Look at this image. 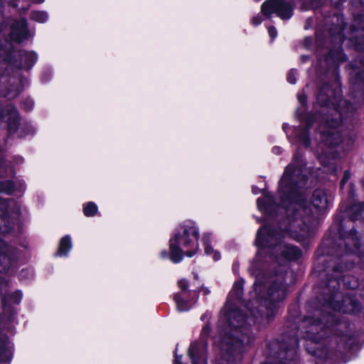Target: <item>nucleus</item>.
<instances>
[{"label":"nucleus","mask_w":364,"mask_h":364,"mask_svg":"<svg viewBox=\"0 0 364 364\" xmlns=\"http://www.w3.org/2000/svg\"><path fill=\"white\" fill-rule=\"evenodd\" d=\"M345 31V27H341L340 28H338V31H337V28H332L331 29V33H332L333 36H338L336 38L339 40V42H342L344 38H348V36H346L345 34L343 33Z\"/></svg>","instance_id":"7c9ffc66"},{"label":"nucleus","mask_w":364,"mask_h":364,"mask_svg":"<svg viewBox=\"0 0 364 364\" xmlns=\"http://www.w3.org/2000/svg\"><path fill=\"white\" fill-rule=\"evenodd\" d=\"M318 329H321V330L322 329V327L321 326V325L318 323H313L311 326L310 331L309 332V334L307 335V338L310 340L314 341L316 343L319 342V341L321 338H323V333H322L321 335L319 334L318 336L316 335L314 331H318ZM321 333H323V331Z\"/></svg>","instance_id":"aec40b11"},{"label":"nucleus","mask_w":364,"mask_h":364,"mask_svg":"<svg viewBox=\"0 0 364 364\" xmlns=\"http://www.w3.org/2000/svg\"><path fill=\"white\" fill-rule=\"evenodd\" d=\"M300 171L292 164L287 166L279 186L285 214V218L280 224L281 228L299 240L309 235L307 223H311L317 218L315 215L324 213L331 204V199L324 191L316 190L311 200L315 213H312V217L308 215L309 211L304 206V201L297 191V178Z\"/></svg>","instance_id":"f257e3e1"},{"label":"nucleus","mask_w":364,"mask_h":364,"mask_svg":"<svg viewBox=\"0 0 364 364\" xmlns=\"http://www.w3.org/2000/svg\"><path fill=\"white\" fill-rule=\"evenodd\" d=\"M14 261L13 250L0 240V272L8 271Z\"/></svg>","instance_id":"0eeeda50"},{"label":"nucleus","mask_w":364,"mask_h":364,"mask_svg":"<svg viewBox=\"0 0 364 364\" xmlns=\"http://www.w3.org/2000/svg\"><path fill=\"white\" fill-rule=\"evenodd\" d=\"M178 287L182 291H186L188 288V282L186 279H181L178 281Z\"/></svg>","instance_id":"f704fd0d"},{"label":"nucleus","mask_w":364,"mask_h":364,"mask_svg":"<svg viewBox=\"0 0 364 364\" xmlns=\"http://www.w3.org/2000/svg\"><path fill=\"white\" fill-rule=\"evenodd\" d=\"M296 134L299 141H301L304 146H308L309 144V141L306 130L301 131L300 129H298L296 130Z\"/></svg>","instance_id":"c756f323"},{"label":"nucleus","mask_w":364,"mask_h":364,"mask_svg":"<svg viewBox=\"0 0 364 364\" xmlns=\"http://www.w3.org/2000/svg\"><path fill=\"white\" fill-rule=\"evenodd\" d=\"M198 230L192 225L181 227L169 240L170 259L174 263L181 262L183 255L193 257L198 249Z\"/></svg>","instance_id":"20e7f679"},{"label":"nucleus","mask_w":364,"mask_h":364,"mask_svg":"<svg viewBox=\"0 0 364 364\" xmlns=\"http://www.w3.org/2000/svg\"><path fill=\"white\" fill-rule=\"evenodd\" d=\"M14 189V183L10 181L0 183V192L10 194L13 192Z\"/></svg>","instance_id":"c85d7f7f"},{"label":"nucleus","mask_w":364,"mask_h":364,"mask_svg":"<svg viewBox=\"0 0 364 364\" xmlns=\"http://www.w3.org/2000/svg\"><path fill=\"white\" fill-rule=\"evenodd\" d=\"M19 55L21 65L25 68H31L37 60V55L33 52L21 51Z\"/></svg>","instance_id":"2eb2a0df"},{"label":"nucleus","mask_w":364,"mask_h":364,"mask_svg":"<svg viewBox=\"0 0 364 364\" xmlns=\"http://www.w3.org/2000/svg\"><path fill=\"white\" fill-rule=\"evenodd\" d=\"M20 208L14 201L3 200L0 198V232L6 233L9 232L11 227L9 218H16L19 215Z\"/></svg>","instance_id":"423d86ee"},{"label":"nucleus","mask_w":364,"mask_h":364,"mask_svg":"<svg viewBox=\"0 0 364 364\" xmlns=\"http://www.w3.org/2000/svg\"><path fill=\"white\" fill-rule=\"evenodd\" d=\"M18 3L16 4H14V6L18 7L19 6V0H18Z\"/></svg>","instance_id":"3c124183"},{"label":"nucleus","mask_w":364,"mask_h":364,"mask_svg":"<svg viewBox=\"0 0 364 364\" xmlns=\"http://www.w3.org/2000/svg\"><path fill=\"white\" fill-rule=\"evenodd\" d=\"M350 212L353 213V219L358 220L362 218L364 220V205L355 204L350 208Z\"/></svg>","instance_id":"5701e85b"},{"label":"nucleus","mask_w":364,"mask_h":364,"mask_svg":"<svg viewBox=\"0 0 364 364\" xmlns=\"http://www.w3.org/2000/svg\"><path fill=\"white\" fill-rule=\"evenodd\" d=\"M254 285H255V290L256 291V294H257L259 291H260V289L262 288V284H260L258 282H255Z\"/></svg>","instance_id":"a19ab883"},{"label":"nucleus","mask_w":364,"mask_h":364,"mask_svg":"<svg viewBox=\"0 0 364 364\" xmlns=\"http://www.w3.org/2000/svg\"><path fill=\"white\" fill-rule=\"evenodd\" d=\"M286 295V287L282 284V278L279 277L277 282L268 289V296L269 300L272 301H279L284 299Z\"/></svg>","instance_id":"9d476101"},{"label":"nucleus","mask_w":364,"mask_h":364,"mask_svg":"<svg viewBox=\"0 0 364 364\" xmlns=\"http://www.w3.org/2000/svg\"><path fill=\"white\" fill-rule=\"evenodd\" d=\"M261 11L266 16L277 14L283 20L293 15V6L284 0H267L262 4Z\"/></svg>","instance_id":"39448f33"},{"label":"nucleus","mask_w":364,"mask_h":364,"mask_svg":"<svg viewBox=\"0 0 364 364\" xmlns=\"http://www.w3.org/2000/svg\"><path fill=\"white\" fill-rule=\"evenodd\" d=\"M352 37L350 38L357 46H361L364 44V28H359L358 30H351Z\"/></svg>","instance_id":"412c9836"},{"label":"nucleus","mask_w":364,"mask_h":364,"mask_svg":"<svg viewBox=\"0 0 364 364\" xmlns=\"http://www.w3.org/2000/svg\"><path fill=\"white\" fill-rule=\"evenodd\" d=\"M331 59L334 63H338V62L345 61L346 58L341 50H337L336 53L333 51H331L326 58V61H329Z\"/></svg>","instance_id":"a878e982"},{"label":"nucleus","mask_w":364,"mask_h":364,"mask_svg":"<svg viewBox=\"0 0 364 364\" xmlns=\"http://www.w3.org/2000/svg\"><path fill=\"white\" fill-rule=\"evenodd\" d=\"M208 331V327H205L203 329V332H205V331Z\"/></svg>","instance_id":"8fccbe9b"},{"label":"nucleus","mask_w":364,"mask_h":364,"mask_svg":"<svg viewBox=\"0 0 364 364\" xmlns=\"http://www.w3.org/2000/svg\"><path fill=\"white\" fill-rule=\"evenodd\" d=\"M345 284L350 288V289H354L357 286H358V282L356 279H353V284H348L346 281H345Z\"/></svg>","instance_id":"ea45409f"},{"label":"nucleus","mask_w":364,"mask_h":364,"mask_svg":"<svg viewBox=\"0 0 364 364\" xmlns=\"http://www.w3.org/2000/svg\"><path fill=\"white\" fill-rule=\"evenodd\" d=\"M333 270H334V272H338L339 271L338 267H335L333 269Z\"/></svg>","instance_id":"603ef678"},{"label":"nucleus","mask_w":364,"mask_h":364,"mask_svg":"<svg viewBox=\"0 0 364 364\" xmlns=\"http://www.w3.org/2000/svg\"><path fill=\"white\" fill-rule=\"evenodd\" d=\"M321 139L328 146H336L342 141L341 134L333 130L327 132L322 131Z\"/></svg>","instance_id":"4468645a"},{"label":"nucleus","mask_w":364,"mask_h":364,"mask_svg":"<svg viewBox=\"0 0 364 364\" xmlns=\"http://www.w3.org/2000/svg\"><path fill=\"white\" fill-rule=\"evenodd\" d=\"M13 346L7 338L0 340V360L10 362L12 357Z\"/></svg>","instance_id":"f8f14e48"},{"label":"nucleus","mask_w":364,"mask_h":364,"mask_svg":"<svg viewBox=\"0 0 364 364\" xmlns=\"http://www.w3.org/2000/svg\"><path fill=\"white\" fill-rule=\"evenodd\" d=\"M31 18L37 22L43 23L47 21L48 15L44 11H33Z\"/></svg>","instance_id":"cd10ccee"},{"label":"nucleus","mask_w":364,"mask_h":364,"mask_svg":"<svg viewBox=\"0 0 364 364\" xmlns=\"http://www.w3.org/2000/svg\"><path fill=\"white\" fill-rule=\"evenodd\" d=\"M268 33L272 40H274L277 36V31L274 26L268 28Z\"/></svg>","instance_id":"72a5a7b5"},{"label":"nucleus","mask_w":364,"mask_h":364,"mask_svg":"<svg viewBox=\"0 0 364 364\" xmlns=\"http://www.w3.org/2000/svg\"><path fill=\"white\" fill-rule=\"evenodd\" d=\"M350 178V173L348 171H346L343 174V179L341 182V186H343L348 181Z\"/></svg>","instance_id":"4c0bfd02"},{"label":"nucleus","mask_w":364,"mask_h":364,"mask_svg":"<svg viewBox=\"0 0 364 364\" xmlns=\"http://www.w3.org/2000/svg\"><path fill=\"white\" fill-rule=\"evenodd\" d=\"M298 101L301 104L304 105L306 102V97L303 92H300L297 95Z\"/></svg>","instance_id":"e433bc0d"},{"label":"nucleus","mask_w":364,"mask_h":364,"mask_svg":"<svg viewBox=\"0 0 364 364\" xmlns=\"http://www.w3.org/2000/svg\"><path fill=\"white\" fill-rule=\"evenodd\" d=\"M296 71L294 70H291L289 72L287 75V80L291 84H295L296 83Z\"/></svg>","instance_id":"473e14b6"},{"label":"nucleus","mask_w":364,"mask_h":364,"mask_svg":"<svg viewBox=\"0 0 364 364\" xmlns=\"http://www.w3.org/2000/svg\"><path fill=\"white\" fill-rule=\"evenodd\" d=\"M340 123H341L340 119H339V120L336 119V121H334V120H329V119H328V120H327V122H326L327 126H328L329 128L336 127V126H338Z\"/></svg>","instance_id":"c9c22d12"},{"label":"nucleus","mask_w":364,"mask_h":364,"mask_svg":"<svg viewBox=\"0 0 364 364\" xmlns=\"http://www.w3.org/2000/svg\"><path fill=\"white\" fill-rule=\"evenodd\" d=\"M334 98H336V93L332 89H330L327 85L321 87L318 95V100L322 105L333 104Z\"/></svg>","instance_id":"ddd939ff"},{"label":"nucleus","mask_w":364,"mask_h":364,"mask_svg":"<svg viewBox=\"0 0 364 364\" xmlns=\"http://www.w3.org/2000/svg\"><path fill=\"white\" fill-rule=\"evenodd\" d=\"M273 151L276 154L280 152V149L279 148H274L273 149Z\"/></svg>","instance_id":"de8ad7c7"},{"label":"nucleus","mask_w":364,"mask_h":364,"mask_svg":"<svg viewBox=\"0 0 364 364\" xmlns=\"http://www.w3.org/2000/svg\"><path fill=\"white\" fill-rule=\"evenodd\" d=\"M97 206L92 202H89L83 207V213L87 217H91L96 214Z\"/></svg>","instance_id":"393cba45"},{"label":"nucleus","mask_w":364,"mask_h":364,"mask_svg":"<svg viewBox=\"0 0 364 364\" xmlns=\"http://www.w3.org/2000/svg\"><path fill=\"white\" fill-rule=\"evenodd\" d=\"M282 233L275 232L268 227H263L257 232L255 244L258 247L257 256L262 257L264 254H281V257L274 256L277 260L284 258L289 260H296L301 257V251L296 247L288 245L281 241Z\"/></svg>","instance_id":"7ed1b4c3"},{"label":"nucleus","mask_w":364,"mask_h":364,"mask_svg":"<svg viewBox=\"0 0 364 364\" xmlns=\"http://www.w3.org/2000/svg\"><path fill=\"white\" fill-rule=\"evenodd\" d=\"M262 18L260 16H255L252 19V23L254 25H259L262 23Z\"/></svg>","instance_id":"58836bf2"},{"label":"nucleus","mask_w":364,"mask_h":364,"mask_svg":"<svg viewBox=\"0 0 364 364\" xmlns=\"http://www.w3.org/2000/svg\"><path fill=\"white\" fill-rule=\"evenodd\" d=\"M346 303H349L350 304V307L345 308L344 309H341L343 312L349 313V314H355L359 311L360 306L359 304L355 301H352L350 299L345 300Z\"/></svg>","instance_id":"bb28decb"},{"label":"nucleus","mask_w":364,"mask_h":364,"mask_svg":"<svg viewBox=\"0 0 364 364\" xmlns=\"http://www.w3.org/2000/svg\"><path fill=\"white\" fill-rule=\"evenodd\" d=\"M242 292V283L241 282H235L231 291L236 298H240Z\"/></svg>","instance_id":"2f4dec72"},{"label":"nucleus","mask_w":364,"mask_h":364,"mask_svg":"<svg viewBox=\"0 0 364 364\" xmlns=\"http://www.w3.org/2000/svg\"><path fill=\"white\" fill-rule=\"evenodd\" d=\"M339 108L338 110L335 111V114L342 118H347L355 109L353 105L348 104L346 101H341Z\"/></svg>","instance_id":"dca6fc26"},{"label":"nucleus","mask_w":364,"mask_h":364,"mask_svg":"<svg viewBox=\"0 0 364 364\" xmlns=\"http://www.w3.org/2000/svg\"><path fill=\"white\" fill-rule=\"evenodd\" d=\"M173 364H182L181 356H178L177 355H176Z\"/></svg>","instance_id":"c03bdc74"},{"label":"nucleus","mask_w":364,"mask_h":364,"mask_svg":"<svg viewBox=\"0 0 364 364\" xmlns=\"http://www.w3.org/2000/svg\"><path fill=\"white\" fill-rule=\"evenodd\" d=\"M1 53H2V52H0V57L1 56Z\"/></svg>","instance_id":"5fc2aeb1"},{"label":"nucleus","mask_w":364,"mask_h":364,"mask_svg":"<svg viewBox=\"0 0 364 364\" xmlns=\"http://www.w3.org/2000/svg\"><path fill=\"white\" fill-rule=\"evenodd\" d=\"M330 282L335 283V284H333V285H332V287H333V289L337 288V287L339 285V284H338V281L337 279H336V280H335V281H331H331H330Z\"/></svg>","instance_id":"a18cd8bd"},{"label":"nucleus","mask_w":364,"mask_h":364,"mask_svg":"<svg viewBox=\"0 0 364 364\" xmlns=\"http://www.w3.org/2000/svg\"><path fill=\"white\" fill-rule=\"evenodd\" d=\"M231 335L225 338L226 353L219 360V364H240L241 350L250 342V331L245 316L239 309L232 310L225 316Z\"/></svg>","instance_id":"f03ea898"},{"label":"nucleus","mask_w":364,"mask_h":364,"mask_svg":"<svg viewBox=\"0 0 364 364\" xmlns=\"http://www.w3.org/2000/svg\"><path fill=\"white\" fill-rule=\"evenodd\" d=\"M305 182H306V178H305L304 177H303V176H302V177L300 178V181H299V183H300V184H301V185H303V184H304V183H305Z\"/></svg>","instance_id":"49530a36"},{"label":"nucleus","mask_w":364,"mask_h":364,"mask_svg":"<svg viewBox=\"0 0 364 364\" xmlns=\"http://www.w3.org/2000/svg\"><path fill=\"white\" fill-rule=\"evenodd\" d=\"M174 300L176 301L177 309L180 311H187L191 307V304L183 300L181 294H176L174 296Z\"/></svg>","instance_id":"b1692460"},{"label":"nucleus","mask_w":364,"mask_h":364,"mask_svg":"<svg viewBox=\"0 0 364 364\" xmlns=\"http://www.w3.org/2000/svg\"><path fill=\"white\" fill-rule=\"evenodd\" d=\"M71 247L72 243L70 237L66 235L63 237L60 242L57 255L59 256L67 255L68 252L70 250Z\"/></svg>","instance_id":"6ab92c4d"},{"label":"nucleus","mask_w":364,"mask_h":364,"mask_svg":"<svg viewBox=\"0 0 364 364\" xmlns=\"http://www.w3.org/2000/svg\"><path fill=\"white\" fill-rule=\"evenodd\" d=\"M0 52H3V48L0 46Z\"/></svg>","instance_id":"864d4df0"},{"label":"nucleus","mask_w":364,"mask_h":364,"mask_svg":"<svg viewBox=\"0 0 364 364\" xmlns=\"http://www.w3.org/2000/svg\"><path fill=\"white\" fill-rule=\"evenodd\" d=\"M22 299V293L19 291H16L11 294L8 296L4 295L2 297V303L4 311L6 310L7 305L10 304V303H14L18 304L20 303Z\"/></svg>","instance_id":"f3484780"},{"label":"nucleus","mask_w":364,"mask_h":364,"mask_svg":"<svg viewBox=\"0 0 364 364\" xmlns=\"http://www.w3.org/2000/svg\"><path fill=\"white\" fill-rule=\"evenodd\" d=\"M257 208L261 212L272 215L278 207L275 205L272 196L270 194H265L262 199H257Z\"/></svg>","instance_id":"9b49d317"},{"label":"nucleus","mask_w":364,"mask_h":364,"mask_svg":"<svg viewBox=\"0 0 364 364\" xmlns=\"http://www.w3.org/2000/svg\"><path fill=\"white\" fill-rule=\"evenodd\" d=\"M336 20L338 22L341 23L340 25H339V28L341 27H345V25H344V23H343V18L341 16V17H338L337 16L336 17Z\"/></svg>","instance_id":"37998d69"},{"label":"nucleus","mask_w":364,"mask_h":364,"mask_svg":"<svg viewBox=\"0 0 364 364\" xmlns=\"http://www.w3.org/2000/svg\"><path fill=\"white\" fill-rule=\"evenodd\" d=\"M28 36V30L26 26V21L21 19L16 21L11 26L10 37L11 40L21 42L26 39Z\"/></svg>","instance_id":"6e6552de"},{"label":"nucleus","mask_w":364,"mask_h":364,"mask_svg":"<svg viewBox=\"0 0 364 364\" xmlns=\"http://www.w3.org/2000/svg\"><path fill=\"white\" fill-rule=\"evenodd\" d=\"M205 253L208 256H211L214 261H218L220 259V253L218 251L214 250L213 247L210 245V235H205L203 237Z\"/></svg>","instance_id":"a211bd4d"},{"label":"nucleus","mask_w":364,"mask_h":364,"mask_svg":"<svg viewBox=\"0 0 364 364\" xmlns=\"http://www.w3.org/2000/svg\"><path fill=\"white\" fill-rule=\"evenodd\" d=\"M7 112L10 115L7 121L11 129L16 127V124L18 121V113L17 110L13 106H9L7 107Z\"/></svg>","instance_id":"4be33fe9"},{"label":"nucleus","mask_w":364,"mask_h":364,"mask_svg":"<svg viewBox=\"0 0 364 364\" xmlns=\"http://www.w3.org/2000/svg\"><path fill=\"white\" fill-rule=\"evenodd\" d=\"M27 105L25 103L24 106L26 109H31L33 106V102L31 100L27 101Z\"/></svg>","instance_id":"79ce46f5"},{"label":"nucleus","mask_w":364,"mask_h":364,"mask_svg":"<svg viewBox=\"0 0 364 364\" xmlns=\"http://www.w3.org/2000/svg\"><path fill=\"white\" fill-rule=\"evenodd\" d=\"M352 241L353 242V245L357 247L356 241H355L354 235L352 236Z\"/></svg>","instance_id":"09e8293b"},{"label":"nucleus","mask_w":364,"mask_h":364,"mask_svg":"<svg viewBox=\"0 0 364 364\" xmlns=\"http://www.w3.org/2000/svg\"><path fill=\"white\" fill-rule=\"evenodd\" d=\"M188 355L192 364H205V345L192 343L188 349Z\"/></svg>","instance_id":"1a4fd4ad"}]
</instances>
